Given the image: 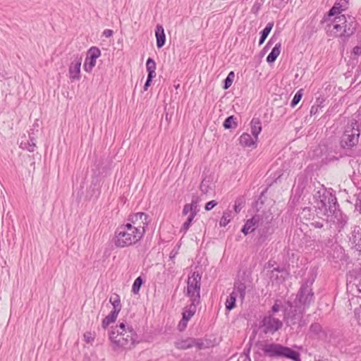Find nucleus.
Wrapping results in <instances>:
<instances>
[{
  "label": "nucleus",
  "instance_id": "obj_1",
  "mask_svg": "<svg viewBox=\"0 0 361 361\" xmlns=\"http://www.w3.org/2000/svg\"><path fill=\"white\" fill-rule=\"evenodd\" d=\"M319 198L314 205L317 215L321 219L326 216V221L334 224L338 229L343 228L348 217L338 209L336 197L332 195L324 194Z\"/></svg>",
  "mask_w": 361,
  "mask_h": 361
},
{
  "label": "nucleus",
  "instance_id": "obj_2",
  "mask_svg": "<svg viewBox=\"0 0 361 361\" xmlns=\"http://www.w3.org/2000/svg\"><path fill=\"white\" fill-rule=\"evenodd\" d=\"M112 348L115 351L129 350L137 342V334L134 329L126 322L113 327L109 334Z\"/></svg>",
  "mask_w": 361,
  "mask_h": 361
},
{
  "label": "nucleus",
  "instance_id": "obj_3",
  "mask_svg": "<svg viewBox=\"0 0 361 361\" xmlns=\"http://www.w3.org/2000/svg\"><path fill=\"white\" fill-rule=\"evenodd\" d=\"M322 22L326 23L325 29L329 37H343L345 39L353 35L356 30L357 23L350 16L340 15L326 20L324 15Z\"/></svg>",
  "mask_w": 361,
  "mask_h": 361
},
{
  "label": "nucleus",
  "instance_id": "obj_4",
  "mask_svg": "<svg viewBox=\"0 0 361 361\" xmlns=\"http://www.w3.org/2000/svg\"><path fill=\"white\" fill-rule=\"evenodd\" d=\"M361 133V118L360 115L353 117L345 126L341 137V145L343 149H352L358 143Z\"/></svg>",
  "mask_w": 361,
  "mask_h": 361
},
{
  "label": "nucleus",
  "instance_id": "obj_5",
  "mask_svg": "<svg viewBox=\"0 0 361 361\" xmlns=\"http://www.w3.org/2000/svg\"><path fill=\"white\" fill-rule=\"evenodd\" d=\"M135 229L126 224L120 225L116 230L113 242L117 247H126L135 245L142 236Z\"/></svg>",
  "mask_w": 361,
  "mask_h": 361
},
{
  "label": "nucleus",
  "instance_id": "obj_6",
  "mask_svg": "<svg viewBox=\"0 0 361 361\" xmlns=\"http://www.w3.org/2000/svg\"><path fill=\"white\" fill-rule=\"evenodd\" d=\"M262 350L270 358H288L293 361H301L298 352L279 343H265L262 345Z\"/></svg>",
  "mask_w": 361,
  "mask_h": 361
},
{
  "label": "nucleus",
  "instance_id": "obj_7",
  "mask_svg": "<svg viewBox=\"0 0 361 361\" xmlns=\"http://www.w3.org/2000/svg\"><path fill=\"white\" fill-rule=\"evenodd\" d=\"M314 299L312 288V283H302L293 302L288 301V306L298 307L302 310L307 309Z\"/></svg>",
  "mask_w": 361,
  "mask_h": 361
},
{
  "label": "nucleus",
  "instance_id": "obj_8",
  "mask_svg": "<svg viewBox=\"0 0 361 361\" xmlns=\"http://www.w3.org/2000/svg\"><path fill=\"white\" fill-rule=\"evenodd\" d=\"M202 276L198 271H194L188 276L186 295L190 300L200 302V287Z\"/></svg>",
  "mask_w": 361,
  "mask_h": 361
},
{
  "label": "nucleus",
  "instance_id": "obj_9",
  "mask_svg": "<svg viewBox=\"0 0 361 361\" xmlns=\"http://www.w3.org/2000/svg\"><path fill=\"white\" fill-rule=\"evenodd\" d=\"M149 216L145 212H137L129 215L128 217V222L126 224L135 229L143 237L146 232V228L149 224Z\"/></svg>",
  "mask_w": 361,
  "mask_h": 361
},
{
  "label": "nucleus",
  "instance_id": "obj_10",
  "mask_svg": "<svg viewBox=\"0 0 361 361\" xmlns=\"http://www.w3.org/2000/svg\"><path fill=\"white\" fill-rule=\"evenodd\" d=\"M289 310H286L284 314V319L288 326L298 324L299 326H302L305 324V321L302 320L305 310L298 308V307L289 306Z\"/></svg>",
  "mask_w": 361,
  "mask_h": 361
},
{
  "label": "nucleus",
  "instance_id": "obj_11",
  "mask_svg": "<svg viewBox=\"0 0 361 361\" xmlns=\"http://www.w3.org/2000/svg\"><path fill=\"white\" fill-rule=\"evenodd\" d=\"M283 326L282 322L272 315L264 317L259 323V328L264 334H274Z\"/></svg>",
  "mask_w": 361,
  "mask_h": 361
},
{
  "label": "nucleus",
  "instance_id": "obj_12",
  "mask_svg": "<svg viewBox=\"0 0 361 361\" xmlns=\"http://www.w3.org/2000/svg\"><path fill=\"white\" fill-rule=\"evenodd\" d=\"M101 51L99 48L92 47L87 51V57L84 63V70L86 72H91L96 65V60L100 56Z\"/></svg>",
  "mask_w": 361,
  "mask_h": 361
},
{
  "label": "nucleus",
  "instance_id": "obj_13",
  "mask_svg": "<svg viewBox=\"0 0 361 361\" xmlns=\"http://www.w3.org/2000/svg\"><path fill=\"white\" fill-rule=\"evenodd\" d=\"M263 219L260 215L256 214L251 219H247L241 229V232L247 235L249 233H252L255 229L259 226H262Z\"/></svg>",
  "mask_w": 361,
  "mask_h": 361
},
{
  "label": "nucleus",
  "instance_id": "obj_14",
  "mask_svg": "<svg viewBox=\"0 0 361 361\" xmlns=\"http://www.w3.org/2000/svg\"><path fill=\"white\" fill-rule=\"evenodd\" d=\"M215 188V176L214 173H203V178L200 185V189L203 194H208Z\"/></svg>",
  "mask_w": 361,
  "mask_h": 361
},
{
  "label": "nucleus",
  "instance_id": "obj_15",
  "mask_svg": "<svg viewBox=\"0 0 361 361\" xmlns=\"http://www.w3.org/2000/svg\"><path fill=\"white\" fill-rule=\"evenodd\" d=\"M174 345L179 350H186L195 345L201 349L203 346V343L199 339L186 338L185 339H180L176 341L174 343Z\"/></svg>",
  "mask_w": 361,
  "mask_h": 361
},
{
  "label": "nucleus",
  "instance_id": "obj_16",
  "mask_svg": "<svg viewBox=\"0 0 361 361\" xmlns=\"http://www.w3.org/2000/svg\"><path fill=\"white\" fill-rule=\"evenodd\" d=\"M348 0H337L326 14V20H330L331 17L342 15L341 12L348 8Z\"/></svg>",
  "mask_w": 361,
  "mask_h": 361
},
{
  "label": "nucleus",
  "instance_id": "obj_17",
  "mask_svg": "<svg viewBox=\"0 0 361 361\" xmlns=\"http://www.w3.org/2000/svg\"><path fill=\"white\" fill-rule=\"evenodd\" d=\"M82 63V56L76 55L71 61L68 73L71 80H79L80 78V66Z\"/></svg>",
  "mask_w": 361,
  "mask_h": 361
},
{
  "label": "nucleus",
  "instance_id": "obj_18",
  "mask_svg": "<svg viewBox=\"0 0 361 361\" xmlns=\"http://www.w3.org/2000/svg\"><path fill=\"white\" fill-rule=\"evenodd\" d=\"M257 140L247 133H243L239 138L240 144L243 147H256Z\"/></svg>",
  "mask_w": 361,
  "mask_h": 361
},
{
  "label": "nucleus",
  "instance_id": "obj_19",
  "mask_svg": "<svg viewBox=\"0 0 361 361\" xmlns=\"http://www.w3.org/2000/svg\"><path fill=\"white\" fill-rule=\"evenodd\" d=\"M155 36L157 39V46L161 48L166 42V36L164 27L161 25H157L155 30Z\"/></svg>",
  "mask_w": 361,
  "mask_h": 361
},
{
  "label": "nucleus",
  "instance_id": "obj_20",
  "mask_svg": "<svg viewBox=\"0 0 361 361\" xmlns=\"http://www.w3.org/2000/svg\"><path fill=\"white\" fill-rule=\"evenodd\" d=\"M35 133L34 130H32V132L29 133V140H27L26 142L21 141L20 145L23 148H26L29 152H33L35 150V148L36 147V140L35 137Z\"/></svg>",
  "mask_w": 361,
  "mask_h": 361
},
{
  "label": "nucleus",
  "instance_id": "obj_21",
  "mask_svg": "<svg viewBox=\"0 0 361 361\" xmlns=\"http://www.w3.org/2000/svg\"><path fill=\"white\" fill-rule=\"evenodd\" d=\"M190 305L186 307L183 312V317L188 320L195 314L197 310V306L200 303L194 302L193 300H190Z\"/></svg>",
  "mask_w": 361,
  "mask_h": 361
},
{
  "label": "nucleus",
  "instance_id": "obj_22",
  "mask_svg": "<svg viewBox=\"0 0 361 361\" xmlns=\"http://www.w3.org/2000/svg\"><path fill=\"white\" fill-rule=\"evenodd\" d=\"M273 230L271 227L270 222L267 221L264 223L263 221L262 226L258 227V232L259 235V238L262 239H265L272 233Z\"/></svg>",
  "mask_w": 361,
  "mask_h": 361
},
{
  "label": "nucleus",
  "instance_id": "obj_23",
  "mask_svg": "<svg viewBox=\"0 0 361 361\" xmlns=\"http://www.w3.org/2000/svg\"><path fill=\"white\" fill-rule=\"evenodd\" d=\"M281 44L277 43L274 47V48L272 49L271 52L269 54V55L267 56V61L269 63H274L276 60L277 57L279 56V54L281 53Z\"/></svg>",
  "mask_w": 361,
  "mask_h": 361
},
{
  "label": "nucleus",
  "instance_id": "obj_24",
  "mask_svg": "<svg viewBox=\"0 0 361 361\" xmlns=\"http://www.w3.org/2000/svg\"><path fill=\"white\" fill-rule=\"evenodd\" d=\"M233 291H235L236 295L238 296L239 295L240 298L243 300L245 296L246 286L240 281H237L234 283Z\"/></svg>",
  "mask_w": 361,
  "mask_h": 361
},
{
  "label": "nucleus",
  "instance_id": "obj_25",
  "mask_svg": "<svg viewBox=\"0 0 361 361\" xmlns=\"http://www.w3.org/2000/svg\"><path fill=\"white\" fill-rule=\"evenodd\" d=\"M118 314H119V312L112 310L110 312V313L106 317H105L104 318V319L102 320V328L106 329L110 324L115 322L118 317Z\"/></svg>",
  "mask_w": 361,
  "mask_h": 361
},
{
  "label": "nucleus",
  "instance_id": "obj_26",
  "mask_svg": "<svg viewBox=\"0 0 361 361\" xmlns=\"http://www.w3.org/2000/svg\"><path fill=\"white\" fill-rule=\"evenodd\" d=\"M251 133L252 135L258 139V135L262 131L261 122L259 118H253L250 122Z\"/></svg>",
  "mask_w": 361,
  "mask_h": 361
},
{
  "label": "nucleus",
  "instance_id": "obj_27",
  "mask_svg": "<svg viewBox=\"0 0 361 361\" xmlns=\"http://www.w3.org/2000/svg\"><path fill=\"white\" fill-rule=\"evenodd\" d=\"M109 302L113 306V310L116 311L118 312H121V299L120 296L117 293H113L112 295H111Z\"/></svg>",
  "mask_w": 361,
  "mask_h": 361
},
{
  "label": "nucleus",
  "instance_id": "obj_28",
  "mask_svg": "<svg viewBox=\"0 0 361 361\" xmlns=\"http://www.w3.org/2000/svg\"><path fill=\"white\" fill-rule=\"evenodd\" d=\"M236 298L237 295L235 294V291H232L225 302L226 309L227 310L231 311L235 307Z\"/></svg>",
  "mask_w": 361,
  "mask_h": 361
},
{
  "label": "nucleus",
  "instance_id": "obj_29",
  "mask_svg": "<svg viewBox=\"0 0 361 361\" xmlns=\"http://www.w3.org/2000/svg\"><path fill=\"white\" fill-rule=\"evenodd\" d=\"M274 26L273 23H269L267 24L266 27L264 28V30L261 32V37L259 41V45H262L265 39H267V36L270 33L272 27Z\"/></svg>",
  "mask_w": 361,
  "mask_h": 361
},
{
  "label": "nucleus",
  "instance_id": "obj_30",
  "mask_svg": "<svg viewBox=\"0 0 361 361\" xmlns=\"http://www.w3.org/2000/svg\"><path fill=\"white\" fill-rule=\"evenodd\" d=\"M224 128H235L238 126L237 118L234 116H230L226 118L223 124Z\"/></svg>",
  "mask_w": 361,
  "mask_h": 361
},
{
  "label": "nucleus",
  "instance_id": "obj_31",
  "mask_svg": "<svg viewBox=\"0 0 361 361\" xmlns=\"http://www.w3.org/2000/svg\"><path fill=\"white\" fill-rule=\"evenodd\" d=\"M156 67L155 61L152 58H149L146 62V68L148 75L156 76Z\"/></svg>",
  "mask_w": 361,
  "mask_h": 361
},
{
  "label": "nucleus",
  "instance_id": "obj_32",
  "mask_svg": "<svg viewBox=\"0 0 361 361\" xmlns=\"http://www.w3.org/2000/svg\"><path fill=\"white\" fill-rule=\"evenodd\" d=\"M233 219L232 212L230 210H226L224 212L223 215L221 218L219 224L221 226H226L228 224L231 220Z\"/></svg>",
  "mask_w": 361,
  "mask_h": 361
},
{
  "label": "nucleus",
  "instance_id": "obj_33",
  "mask_svg": "<svg viewBox=\"0 0 361 361\" xmlns=\"http://www.w3.org/2000/svg\"><path fill=\"white\" fill-rule=\"evenodd\" d=\"M245 199L243 197H238L234 202L233 209L236 214H238L245 205Z\"/></svg>",
  "mask_w": 361,
  "mask_h": 361
},
{
  "label": "nucleus",
  "instance_id": "obj_34",
  "mask_svg": "<svg viewBox=\"0 0 361 361\" xmlns=\"http://www.w3.org/2000/svg\"><path fill=\"white\" fill-rule=\"evenodd\" d=\"M142 283H143V280L141 278V276L137 277L133 282V284L132 286V292L134 294H137L140 291V287Z\"/></svg>",
  "mask_w": 361,
  "mask_h": 361
},
{
  "label": "nucleus",
  "instance_id": "obj_35",
  "mask_svg": "<svg viewBox=\"0 0 361 361\" xmlns=\"http://www.w3.org/2000/svg\"><path fill=\"white\" fill-rule=\"evenodd\" d=\"M361 238V232L360 231V228L355 229L352 233L351 236L350 238V240L356 246V244H359V240H360Z\"/></svg>",
  "mask_w": 361,
  "mask_h": 361
},
{
  "label": "nucleus",
  "instance_id": "obj_36",
  "mask_svg": "<svg viewBox=\"0 0 361 361\" xmlns=\"http://www.w3.org/2000/svg\"><path fill=\"white\" fill-rule=\"evenodd\" d=\"M234 78H235L234 72L231 71L228 74L226 78L224 80V90H227L231 86L233 81L234 80Z\"/></svg>",
  "mask_w": 361,
  "mask_h": 361
},
{
  "label": "nucleus",
  "instance_id": "obj_37",
  "mask_svg": "<svg viewBox=\"0 0 361 361\" xmlns=\"http://www.w3.org/2000/svg\"><path fill=\"white\" fill-rule=\"evenodd\" d=\"M194 218H195V216L189 214L186 221L183 224V226L180 228V232L185 233L188 231V230L189 229L190 226L192 224V222Z\"/></svg>",
  "mask_w": 361,
  "mask_h": 361
},
{
  "label": "nucleus",
  "instance_id": "obj_38",
  "mask_svg": "<svg viewBox=\"0 0 361 361\" xmlns=\"http://www.w3.org/2000/svg\"><path fill=\"white\" fill-rule=\"evenodd\" d=\"M302 94H303V93H302V89L299 90L295 93V94L294 95L293 99H292L291 103H290L291 107L295 106L299 103V102L302 99Z\"/></svg>",
  "mask_w": 361,
  "mask_h": 361
},
{
  "label": "nucleus",
  "instance_id": "obj_39",
  "mask_svg": "<svg viewBox=\"0 0 361 361\" xmlns=\"http://www.w3.org/2000/svg\"><path fill=\"white\" fill-rule=\"evenodd\" d=\"M190 209V215L196 216L197 212H199L198 205H197V200H192V202L189 204Z\"/></svg>",
  "mask_w": 361,
  "mask_h": 361
},
{
  "label": "nucleus",
  "instance_id": "obj_40",
  "mask_svg": "<svg viewBox=\"0 0 361 361\" xmlns=\"http://www.w3.org/2000/svg\"><path fill=\"white\" fill-rule=\"evenodd\" d=\"M262 3L259 1H255L252 6L251 12L254 14H257L259 11L261 9Z\"/></svg>",
  "mask_w": 361,
  "mask_h": 361
},
{
  "label": "nucleus",
  "instance_id": "obj_41",
  "mask_svg": "<svg viewBox=\"0 0 361 361\" xmlns=\"http://www.w3.org/2000/svg\"><path fill=\"white\" fill-rule=\"evenodd\" d=\"M188 319L182 317V319L179 322L178 328L179 331H183L185 329L188 325Z\"/></svg>",
  "mask_w": 361,
  "mask_h": 361
},
{
  "label": "nucleus",
  "instance_id": "obj_42",
  "mask_svg": "<svg viewBox=\"0 0 361 361\" xmlns=\"http://www.w3.org/2000/svg\"><path fill=\"white\" fill-rule=\"evenodd\" d=\"M217 202L216 200H211L209 202H208L206 205H205V210L206 211H210L211 209H212L215 206L217 205Z\"/></svg>",
  "mask_w": 361,
  "mask_h": 361
},
{
  "label": "nucleus",
  "instance_id": "obj_43",
  "mask_svg": "<svg viewBox=\"0 0 361 361\" xmlns=\"http://www.w3.org/2000/svg\"><path fill=\"white\" fill-rule=\"evenodd\" d=\"M321 329H322L321 326L317 323L312 324L310 326V331L315 334H319L321 331Z\"/></svg>",
  "mask_w": 361,
  "mask_h": 361
},
{
  "label": "nucleus",
  "instance_id": "obj_44",
  "mask_svg": "<svg viewBox=\"0 0 361 361\" xmlns=\"http://www.w3.org/2000/svg\"><path fill=\"white\" fill-rule=\"evenodd\" d=\"M310 225L316 228H322L324 226L323 221L314 220Z\"/></svg>",
  "mask_w": 361,
  "mask_h": 361
},
{
  "label": "nucleus",
  "instance_id": "obj_45",
  "mask_svg": "<svg viewBox=\"0 0 361 361\" xmlns=\"http://www.w3.org/2000/svg\"><path fill=\"white\" fill-rule=\"evenodd\" d=\"M180 248V245H176V247H174L171 252H170L169 257L171 259H173L176 257V255L178 252V250Z\"/></svg>",
  "mask_w": 361,
  "mask_h": 361
},
{
  "label": "nucleus",
  "instance_id": "obj_46",
  "mask_svg": "<svg viewBox=\"0 0 361 361\" xmlns=\"http://www.w3.org/2000/svg\"><path fill=\"white\" fill-rule=\"evenodd\" d=\"M154 78V76H152V75H147V81L145 82V84L144 85V90L145 91H147L148 87L150 86L151 85V82L152 80V79Z\"/></svg>",
  "mask_w": 361,
  "mask_h": 361
},
{
  "label": "nucleus",
  "instance_id": "obj_47",
  "mask_svg": "<svg viewBox=\"0 0 361 361\" xmlns=\"http://www.w3.org/2000/svg\"><path fill=\"white\" fill-rule=\"evenodd\" d=\"M154 78V76H152V75H147V81L145 82V84L144 85V90L145 91H147L148 87L150 86L151 85V82L152 80V79Z\"/></svg>",
  "mask_w": 361,
  "mask_h": 361
},
{
  "label": "nucleus",
  "instance_id": "obj_48",
  "mask_svg": "<svg viewBox=\"0 0 361 361\" xmlns=\"http://www.w3.org/2000/svg\"><path fill=\"white\" fill-rule=\"evenodd\" d=\"M355 208L357 211L361 212V192L357 195V201L355 203Z\"/></svg>",
  "mask_w": 361,
  "mask_h": 361
},
{
  "label": "nucleus",
  "instance_id": "obj_49",
  "mask_svg": "<svg viewBox=\"0 0 361 361\" xmlns=\"http://www.w3.org/2000/svg\"><path fill=\"white\" fill-rule=\"evenodd\" d=\"M320 108H321V107H319V105H313V106L311 107V109H310V114H311V115H315L317 113H318L319 109Z\"/></svg>",
  "mask_w": 361,
  "mask_h": 361
},
{
  "label": "nucleus",
  "instance_id": "obj_50",
  "mask_svg": "<svg viewBox=\"0 0 361 361\" xmlns=\"http://www.w3.org/2000/svg\"><path fill=\"white\" fill-rule=\"evenodd\" d=\"M353 53L356 56L361 55V46H355L353 49Z\"/></svg>",
  "mask_w": 361,
  "mask_h": 361
},
{
  "label": "nucleus",
  "instance_id": "obj_51",
  "mask_svg": "<svg viewBox=\"0 0 361 361\" xmlns=\"http://www.w3.org/2000/svg\"><path fill=\"white\" fill-rule=\"evenodd\" d=\"M112 35H113V30H109V29L104 30L103 32V35L105 36L106 37H110L112 36Z\"/></svg>",
  "mask_w": 361,
  "mask_h": 361
},
{
  "label": "nucleus",
  "instance_id": "obj_52",
  "mask_svg": "<svg viewBox=\"0 0 361 361\" xmlns=\"http://www.w3.org/2000/svg\"><path fill=\"white\" fill-rule=\"evenodd\" d=\"M279 309H280L279 305L277 304V301H276L275 302V304L272 306L271 311L272 313H276L279 311Z\"/></svg>",
  "mask_w": 361,
  "mask_h": 361
},
{
  "label": "nucleus",
  "instance_id": "obj_53",
  "mask_svg": "<svg viewBox=\"0 0 361 361\" xmlns=\"http://www.w3.org/2000/svg\"><path fill=\"white\" fill-rule=\"evenodd\" d=\"M190 208V206H189V204H186L184 205L183 207V215H187L189 212L190 213V209H189Z\"/></svg>",
  "mask_w": 361,
  "mask_h": 361
},
{
  "label": "nucleus",
  "instance_id": "obj_54",
  "mask_svg": "<svg viewBox=\"0 0 361 361\" xmlns=\"http://www.w3.org/2000/svg\"><path fill=\"white\" fill-rule=\"evenodd\" d=\"M350 164L353 168H354L355 166L358 165L360 166V163H358V159H352L350 161Z\"/></svg>",
  "mask_w": 361,
  "mask_h": 361
},
{
  "label": "nucleus",
  "instance_id": "obj_55",
  "mask_svg": "<svg viewBox=\"0 0 361 361\" xmlns=\"http://www.w3.org/2000/svg\"><path fill=\"white\" fill-rule=\"evenodd\" d=\"M324 101V99H323V98H322V99L318 98V99H317V102H317V105H319V107H321V108H322V107L323 106L322 104H323Z\"/></svg>",
  "mask_w": 361,
  "mask_h": 361
},
{
  "label": "nucleus",
  "instance_id": "obj_56",
  "mask_svg": "<svg viewBox=\"0 0 361 361\" xmlns=\"http://www.w3.org/2000/svg\"><path fill=\"white\" fill-rule=\"evenodd\" d=\"M280 271V269L279 268H274L272 271H271V278H273L274 276V273L275 272H279Z\"/></svg>",
  "mask_w": 361,
  "mask_h": 361
},
{
  "label": "nucleus",
  "instance_id": "obj_57",
  "mask_svg": "<svg viewBox=\"0 0 361 361\" xmlns=\"http://www.w3.org/2000/svg\"><path fill=\"white\" fill-rule=\"evenodd\" d=\"M356 246L357 247V249L361 250V238L360 240H359V244H356Z\"/></svg>",
  "mask_w": 361,
  "mask_h": 361
},
{
  "label": "nucleus",
  "instance_id": "obj_58",
  "mask_svg": "<svg viewBox=\"0 0 361 361\" xmlns=\"http://www.w3.org/2000/svg\"><path fill=\"white\" fill-rule=\"evenodd\" d=\"M307 212H310V209L308 208H305L302 212V214H304V216H305V213Z\"/></svg>",
  "mask_w": 361,
  "mask_h": 361
},
{
  "label": "nucleus",
  "instance_id": "obj_59",
  "mask_svg": "<svg viewBox=\"0 0 361 361\" xmlns=\"http://www.w3.org/2000/svg\"><path fill=\"white\" fill-rule=\"evenodd\" d=\"M357 288H358L359 291L361 292V281L357 284Z\"/></svg>",
  "mask_w": 361,
  "mask_h": 361
},
{
  "label": "nucleus",
  "instance_id": "obj_60",
  "mask_svg": "<svg viewBox=\"0 0 361 361\" xmlns=\"http://www.w3.org/2000/svg\"><path fill=\"white\" fill-rule=\"evenodd\" d=\"M272 40H273V38H271V39H269V41L268 42L267 44V47L269 46V44H271L272 43Z\"/></svg>",
  "mask_w": 361,
  "mask_h": 361
},
{
  "label": "nucleus",
  "instance_id": "obj_61",
  "mask_svg": "<svg viewBox=\"0 0 361 361\" xmlns=\"http://www.w3.org/2000/svg\"><path fill=\"white\" fill-rule=\"evenodd\" d=\"M318 194H320V192H318ZM324 194L326 195V193H323L322 195H323ZM321 195H319V197ZM320 200V198L319 197L318 200ZM317 201V200H316V202Z\"/></svg>",
  "mask_w": 361,
  "mask_h": 361
},
{
  "label": "nucleus",
  "instance_id": "obj_62",
  "mask_svg": "<svg viewBox=\"0 0 361 361\" xmlns=\"http://www.w3.org/2000/svg\"><path fill=\"white\" fill-rule=\"evenodd\" d=\"M358 173H361V170L360 169H357Z\"/></svg>",
  "mask_w": 361,
  "mask_h": 361
},
{
  "label": "nucleus",
  "instance_id": "obj_63",
  "mask_svg": "<svg viewBox=\"0 0 361 361\" xmlns=\"http://www.w3.org/2000/svg\"><path fill=\"white\" fill-rule=\"evenodd\" d=\"M357 156H361V153H360V154H357Z\"/></svg>",
  "mask_w": 361,
  "mask_h": 361
}]
</instances>
